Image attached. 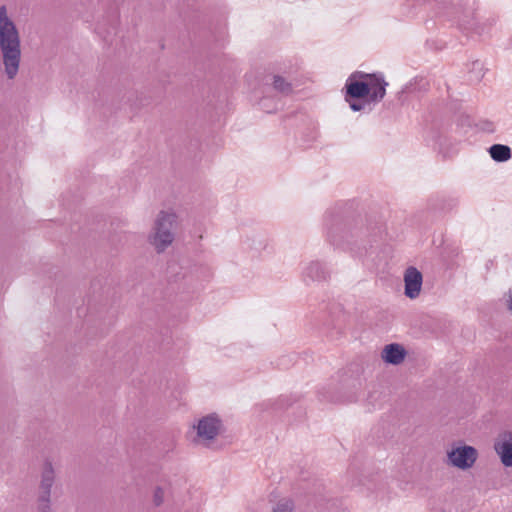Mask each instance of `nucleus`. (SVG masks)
<instances>
[{
	"label": "nucleus",
	"instance_id": "10",
	"mask_svg": "<svg viewBox=\"0 0 512 512\" xmlns=\"http://www.w3.org/2000/svg\"><path fill=\"white\" fill-rule=\"evenodd\" d=\"M406 356V350L397 343L388 344L382 351V359L389 364L399 365Z\"/></svg>",
	"mask_w": 512,
	"mask_h": 512
},
{
	"label": "nucleus",
	"instance_id": "5",
	"mask_svg": "<svg viewBox=\"0 0 512 512\" xmlns=\"http://www.w3.org/2000/svg\"><path fill=\"white\" fill-rule=\"evenodd\" d=\"M422 282V273L413 266L408 267L404 273L405 295L410 299L417 298L421 291Z\"/></svg>",
	"mask_w": 512,
	"mask_h": 512
},
{
	"label": "nucleus",
	"instance_id": "1",
	"mask_svg": "<svg viewBox=\"0 0 512 512\" xmlns=\"http://www.w3.org/2000/svg\"><path fill=\"white\" fill-rule=\"evenodd\" d=\"M0 52L4 75L14 80L20 69L21 40L15 23L9 18L5 5L0 7Z\"/></svg>",
	"mask_w": 512,
	"mask_h": 512
},
{
	"label": "nucleus",
	"instance_id": "19",
	"mask_svg": "<svg viewBox=\"0 0 512 512\" xmlns=\"http://www.w3.org/2000/svg\"><path fill=\"white\" fill-rule=\"evenodd\" d=\"M509 308H510V310H512V296H511V298H510Z\"/></svg>",
	"mask_w": 512,
	"mask_h": 512
},
{
	"label": "nucleus",
	"instance_id": "6",
	"mask_svg": "<svg viewBox=\"0 0 512 512\" xmlns=\"http://www.w3.org/2000/svg\"><path fill=\"white\" fill-rule=\"evenodd\" d=\"M494 449L506 467H512V432L505 431L497 437Z\"/></svg>",
	"mask_w": 512,
	"mask_h": 512
},
{
	"label": "nucleus",
	"instance_id": "7",
	"mask_svg": "<svg viewBox=\"0 0 512 512\" xmlns=\"http://www.w3.org/2000/svg\"><path fill=\"white\" fill-rule=\"evenodd\" d=\"M221 420L215 415H208L199 420L197 436L202 440H213L219 433Z\"/></svg>",
	"mask_w": 512,
	"mask_h": 512
},
{
	"label": "nucleus",
	"instance_id": "9",
	"mask_svg": "<svg viewBox=\"0 0 512 512\" xmlns=\"http://www.w3.org/2000/svg\"><path fill=\"white\" fill-rule=\"evenodd\" d=\"M368 80L370 89L368 102L378 103L384 98L388 83L384 80L381 74L375 73L368 74Z\"/></svg>",
	"mask_w": 512,
	"mask_h": 512
},
{
	"label": "nucleus",
	"instance_id": "11",
	"mask_svg": "<svg viewBox=\"0 0 512 512\" xmlns=\"http://www.w3.org/2000/svg\"><path fill=\"white\" fill-rule=\"evenodd\" d=\"M304 275L312 281H325L329 277V272L319 262H311L305 269Z\"/></svg>",
	"mask_w": 512,
	"mask_h": 512
},
{
	"label": "nucleus",
	"instance_id": "3",
	"mask_svg": "<svg viewBox=\"0 0 512 512\" xmlns=\"http://www.w3.org/2000/svg\"><path fill=\"white\" fill-rule=\"evenodd\" d=\"M345 89L346 101H349L350 98L362 99L368 97L370 93L368 73L361 71L352 73L346 81Z\"/></svg>",
	"mask_w": 512,
	"mask_h": 512
},
{
	"label": "nucleus",
	"instance_id": "2",
	"mask_svg": "<svg viewBox=\"0 0 512 512\" xmlns=\"http://www.w3.org/2000/svg\"><path fill=\"white\" fill-rule=\"evenodd\" d=\"M177 227V216L173 212L160 211L157 215L152 233L149 236L150 244L158 253L163 252L172 244Z\"/></svg>",
	"mask_w": 512,
	"mask_h": 512
},
{
	"label": "nucleus",
	"instance_id": "14",
	"mask_svg": "<svg viewBox=\"0 0 512 512\" xmlns=\"http://www.w3.org/2000/svg\"><path fill=\"white\" fill-rule=\"evenodd\" d=\"M273 87L278 92L288 95L292 92V85L286 81L282 76L275 75L273 79Z\"/></svg>",
	"mask_w": 512,
	"mask_h": 512
},
{
	"label": "nucleus",
	"instance_id": "16",
	"mask_svg": "<svg viewBox=\"0 0 512 512\" xmlns=\"http://www.w3.org/2000/svg\"><path fill=\"white\" fill-rule=\"evenodd\" d=\"M164 489L157 486L153 493V503L155 506H160L164 502Z\"/></svg>",
	"mask_w": 512,
	"mask_h": 512
},
{
	"label": "nucleus",
	"instance_id": "4",
	"mask_svg": "<svg viewBox=\"0 0 512 512\" xmlns=\"http://www.w3.org/2000/svg\"><path fill=\"white\" fill-rule=\"evenodd\" d=\"M449 463L462 470L471 468L477 460V450L468 445L453 448L447 454Z\"/></svg>",
	"mask_w": 512,
	"mask_h": 512
},
{
	"label": "nucleus",
	"instance_id": "12",
	"mask_svg": "<svg viewBox=\"0 0 512 512\" xmlns=\"http://www.w3.org/2000/svg\"><path fill=\"white\" fill-rule=\"evenodd\" d=\"M489 153L497 162H505L511 158V149L507 145L494 144L490 147Z\"/></svg>",
	"mask_w": 512,
	"mask_h": 512
},
{
	"label": "nucleus",
	"instance_id": "17",
	"mask_svg": "<svg viewBox=\"0 0 512 512\" xmlns=\"http://www.w3.org/2000/svg\"><path fill=\"white\" fill-rule=\"evenodd\" d=\"M38 512H50V498L47 501L38 499Z\"/></svg>",
	"mask_w": 512,
	"mask_h": 512
},
{
	"label": "nucleus",
	"instance_id": "13",
	"mask_svg": "<svg viewBox=\"0 0 512 512\" xmlns=\"http://www.w3.org/2000/svg\"><path fill=\"white\" fill-rule=\"evenodd\" d=\"M347 236V232L341 223L331 227L328 231V238L333 245L340 246Z\"/></svg>",
	"mask_w": 512,
	"mask_h": 512
},
{
	"label": "nucleus",
	"instance_id": "18",
	"mask_svg": "<svg viewBox=\"0 0 512 512\" xmlns=\"http://www.w3.org/2000/svg\"><path fill=\"white\" fill-rule=\"evenodd\" d=\"M349 104H350V108L353 110V111H361L365 108L366 105H368L370 102L368 101H365L363 103H358V102H350V100L348 101Z\"/></svg>",
	"mask_w": 512,
	"mask_h": 512
},
{
	"label": "nucleus",
	"instance_id": "15",
	"mask_svg": "<svg viewBox=\"0 0 512 512\" xmlns=\"http://www.w3.org/2000/svg\"><path fill=\"white\" fill-rule=\"evenodd\" d=\"M272 512H294V503L291 499L283 498L273 506Z\"/></svg>",
	"mask_w": 512,
	"mask_h": 512
},
{
	"label": "nucleus",
	"instance_id": "8",
	"mask_svg": "<svg viewBox=\"0 0 512 512\" xmlns=\"http://www.w3.org/2000/svg\"><path fill=\"white\" fill-rule=\"evenodd\" d=\"M55 481V471L51 461L46 460L41 472V480L39 484V500L47 501L51 497V488Z\"/></svg>",
	"mask_w": 512,
	"mask_h": 512
}]
</instances>
